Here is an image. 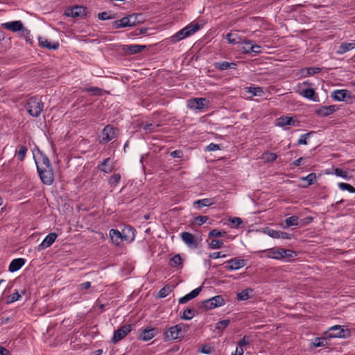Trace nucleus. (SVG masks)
Returning <instances> with one entry per match:
<instances>
[{
	"mask_svg": "<svg viewBox=\"0 0 355 355\" xmlns=\"http://www.w3.org/2000/svg\"><path fill=\"white\" fill-rule=\"evenodd\" d=\"M226 39L230 44H239L243 43V41L241 37L237 33H229L226 35Z\"/></svg>",
	"mask_w": 355,
	"mask_h": 355,
	"instance_id": "473e14b6",
	"label": "nucleus"
},
{
	"mask_svg": "<svg viewBox=\"0 0 355 355\" xmlns=\"http://www.w3.org/2000/svg\"><path fill=\"white\" fill-rule=\"evenodd\" d=\"M118 135V130L112 125H106L101 132V144H105L116 138Z\"/></svg>",
	"mask_w": 355,
	"mask_h": 355,
	"instance_id": "39448f33",
	"label": "nucleus"
},
{
	"mask_svg": "<svg viewBox=\"0 0 355 355\" xmlns=\"http://www.w3.org/2000/svg\"><path fill=\"white\" fill-rule=\"evenodd\" d=\"M312 85L313 84L311 83L309 80H306L302 83H297L294 89L296 93L302 97L313 102H318L319 96L315 93V89L311 87Z\"/></svg>",
	"mask_w": 355,
	"mask_h": 355,
	"instance_id": "f257e3e1",
	"label": "nucleus"
},
{
	"mask_svg": "<svg viewBox=\"0 0 355 355\" xmlns=\"http://www.w3.org/2000/svg\"><path fill=\"white\" fill-rule=\"evenodd\" d=\"M311 133H306L302 135L297 141L298 145H306L307 144V138Z\"/></svg>",
	"mask_w": 355,
	"mask_h": 355,
	"instance_id": "13d9d810",
	"label": "nucleus"
},
{
	"mask_svg": "<svg viewBox=\"0 0 355 355\" xmlns=\"http://www.w3.org/2000/svg\"><path fill=\"white\" fill-rule=\"evenodd\" d=\"M225 304V300L221 295H216L203 302V306L207 309H213Z\"/></svg>",
	"mask_w": 355,
	"mask_h": 355,
	"instance_id": "1a4fd4ad",
	"label": "nucleus"
},
{
	"mask_svg": "<svg viewBox=\"0 0 355 355\" xmlns=\"http://www.w3.org/2000/svg\"><path fill=\"white\" fill-rule=\"evenodd\" d=\"M66 15L71 17H78L85 16L87 13V9L83 6H74L68 8L66 10Z\"/></svg>",
	"mask_w": 355,
	"mask_h": 355,
	"instance_id": "4468645a",
	"label": "nucleus"
},
{
	"mask_svg": "<svg viewBox=\"0 0 355 355\" xmlns=\"http://www.w3.org/2000/svg\"><path fill=\"white\" fill-rule=\"evenodd\" d=\"M277 157V155L275 153L265 152L262 154L261 158L266 163H271L276 160Z\"/></svg>",
	"mask_w": 355,
	"mask_h": 355,
	"instance_id": "c9c22d12",
	"label": "nucleus"
},
{
	"mask_svg": "<svg viewBox=\"0 0 355 355\" xmlns=\"http://www.w3.org/2000/svg\"><path fill=\"white\" fill-rule=\"evenodd\" d=\"M250 345L249 338L247 336H244L242 339H241L238 342V345L239 347L244 348L245 346Z\"/></svg>",
	"mask_w": 355,
	"mask_h": 355,
	"instance_id": "bf43d9fd",
	"label": "nucleus"
},
{
	"mask_svg": "<svg viewBox=\"0 0 355 355\" xmlns=\"http://www.w3.org/2000/svg\"><path fill=\"white\" fill-rule=\"evenodd\" d=\"M18 150L16 151V155L18 159L22 162L25 159L26 155L28 151V148L26 146H19Z\"/></svg>",
	"mask_w": 355,
	"mask_h": 355,
	"instance_id": "ea45409f",
	"label": "nucleus"
},
{
	"mask_svg": "<svg viewBox=\"0 0 355 355\" xmlns=\"http://www.w3.org/2000/svg\"><path fill=\"white\" fill-rule=\"evenodd\" d=\"M83 90L85 92H87L93 93L95 95H101V93L102 91L101 89L96 87H87V88H84Z\"/></svg>",
	"mask_w": 355,
	"mask_h": 355,
	"instance_id": "6e6d98bb",
	"label": "nucleus"
},
{
	"mask_svg": "<svg viewBox=\"0 0 355 355\" xmlns=\"http://www.w3.org/2000/svg\"><path fill=\"white\" fill-rule=\"evenodd\" d=\"M37 172L42 182L46 184L51 185L54 180V173L52 166L48 168H39Z\"/></svg>",
	"mask_w": 355,
	"mask_h": 355,
	"instance_id": "423d86ee",
	"label": "nucleus"
},
{
	"mask_svg": "<svg viewBox=\"0 0 355 355\" xmlns=\"http://www.w3.org/2000/svg\"><path fill=\"white\" fill-rule=\"evenodd\" d=\"M334 174L337 176H339V177H341L344 179H347L348 178V173L347 171H343V169L341 168H336L334 170Z\"/></svg>",
	"mask_w": 355,
	"mask_h": 355,
	"instance_id": "5fc2aeb1",
	"label": "nucleus"
},
{
	"mask_svg": "<svg viewBox=\"0 0 355 355\" xmlns=\"http://www.w3.org/2000/svg\"><path fill=\"white\" fill-rule=\"evenodd\" d=\"M297 121L292 116H282L276 119L275 125L279 127L285 128L286 125H295Z\"/></svg>",
	"mask_w": 355,
	"mask_h": 355,
	"instance_id": "f3484780",
	"label": "nucleus"
},
{
	"mask_svg": "<svg viewBox=\"0 0 355 355\" xmlns=\"http://www.w3.org/2000/svg\"><path fill=\"white\" fill-rule=\"evenodd\" d=\"M226 268L229 270H239L246 265V261L242 259L234 258L227 261Z\"/></svg>",
	"mask_w": 355,
	"mask_h": 355,
	"instance_id": "2eb2a0df",
	"label": "nucleus"
},
{
	"mask_svg": "<svg viewBox=\"0 0 355 355\" xmlns=\"http://www.w3.org/2000/svg\"><path fill=\"white\" fill-rule=\"evenodd\" d=\"M208 101L205 98H193L187 101V107L192 110H201L207 106Z\"/></svg>",
	"mask_w": 355,
	"mask_h": 355,
	"instance_id": "0eeeda50",
	"label": "nucleus"
},
{
	"mask_svg": "<svg viewBox=\"0 0 355 355\" xmlns=\"http://www.w3.org/2000/svg\"><path fill=\"white\" fill-rule=\"evenodd\" d=\"M335 105L323 106L315 111V113L320 116H327L336 111Z\"/></svg>",
	"mask_w": 355,
	"mask_h": 355,
	"instance_id": "a878e982",
	"label": "nucleus"
},
{
	"mask_svg": "<svg viewBox=\"0 0 355 355\" xmlns=\"http://www.w3.org/2000/svg\"><path fill=\"white\" fill-rule=\"evenodd\" d=\"M227 235L225 231L214 229L209 232L208 236L210 237H223Z\"/></svg>",
	"mask_w": 355,
	"mask_h": 355,
	"instance_id": "49530a36",
	"label": "nucleus"
},
{
	"mask_svg": "<svg viewBox=\"0 0 355 355\" xmlns=\"http://www.w3.org/2000/svg\"><path fill=\"white\" fill-rule=\"evenodd\" d=\"M191 300H192V298L191 297L190 295L188 293L186 295L180 297L178 300V302H179L180 304H184V303H187V302H189Z\"/></svg>",
	"mask_w": 355,
	"mask_h": 355,
	"instance_id": "338daca9",
	"label": "nucleus"
},
{
	"mask_svg": "<svg viewBox=\"0 0 355 355\" xmlns=\"http://www.w3.org/2000/svg\"><path fill=\"white\" fill-rule=\"evenodd\" d=\"M195 315V310L193 309H187L184 311L180 318L185 320H191Z\"/></svg>",
	"mask_w": 355,
	"mask_h": 355,
	"instance_id": "79ce46f5",
	"label": "nucleus"
},
{
	"mask_svg": "<svg viewBox=\"0 0 355 355\" xmlns=\"http://www.w3.org/2000/svg\"><path fill=\"white\" fill-rule=\"evenodd\" d=\"M121 180V175L119 173H114V175H112L110 180H109V183L111 184V185H114V186H116L120 181Z\"/></svg>",
	"mask_w": 355,
	"mask_h": 355,
	"instance_id": "3c124183",
	"label": "nucleus"
},
{
	"mask_svg": "<svg viewBox=\"0 0 355 355\" xmlns=\"http://www.w3.org/2000/svg\"><path fill=\"white\" fill-rule=\"evenodd\" d=\"M201 290H202V288L201 287H198V288H196V289L193 290L189 294L190 295L192 299H193V298H195L196 297H197L199 295V293L201 291Z\"/></svg>",
	"mask_w": 355,
	"mask_h": 355,
	"instance_id": "774afa93",
	"label": "nucleus"
},
{
	"mask_svg": "<svg viewBox=\"0 0 355 355\" xmlns=\"http://www.w3.org/2000/svg\"><path fill=\"white\" fill-rule=\"evenodd\" d=\"M199 29L200 26L198 24H190L185 26L184 28L180 30L175 34L167 38L166 40L171 44H175L184 40V38L193 35Z\"/></svg>",
	"mask_w": 355,
	"mask_h": 355,
	"instance_id": "f03ea898",
	"label": "nucleus"
},
{
	"mask_svg": "<svg viewBox=\"0 0 355 355\" xmlns=\"http://www.w3.org/2000/svg\"><path fill=\"white\" fill-rule=\"evenodd\" d=\"M171 288L170 286H165L158 293V297L160 298H164L169 295L171 292Z\"/></svg>",
	"mask_w": 355,
	"mask_h": 355,
	"instance_id": "09e8293b",
	"label": "nucleus"
},
{
	"mask_svg": "<svg viewBox=\"0 0 355 355\" xmlns=\"http://www.w3.org/2000/svg\"><path fill=\"white\" fill-rule=\"evenodd\" d=\"M145 49L146 46L139 44L126 45L124 47V50L130 55H134L140 53Z\"/></svg>",
	"mask_w": 355,
	"mask_h": 355,
	"instance_id": "c85d7f7f",
	"label": "nucleus"
},
{
	"mask_svg": "<svg viewBox=\"0 0 355 355\" xmlns=\"http://www.w3.org/2000/svg\"><path fill=\"white\" fill-rule=\"evenodd\" d=\"M252 42H253L252 40H244L243 41V44H245V45H250V46L249 47V49H245V53L249 54L252 52H254L256 53H261V46L257 45V44H253Z\"/></svg>",
	"mask_w": 355,
	"mask_h": 355,
	"instance_id": "2f4dec72",
	"label": "nucleus"
},
{
	"mask_svg": "<svg viewBox=\"0 0 355 355\" xmlns=\"http://www.w3.org/2000/svg\"><path fill=\"white\" fill-rule=\"evenodd\" d=\"M98 18L100 20H107L112 19L113 17L110 15L107 12H102L98 13Z\"/></svg>",
	"mask_w": 355,
	"mask_h": 355,
	"instance_id": "052dcab7",
	"label": "nucleus"
},
{
	"mask_svg": "<svg viewBox=\"0 0 355 355\" xmlns=\"http://www.w3.org/2000/svg\"><path fill=\"white\" fill-rule=\"evenodd\" d=\"M331 97L337 101H345L351 98V92L347 89H336L334 91Z\"/></svg>",
	"mask_w": 355,
	"mask_h": 355,
	"instance_id": "dca6fc26",
	"label": "nucleus"
},
{
	"mask_svg": "<svg viewBox=\"0 0 355 355\" xmlns=\"http://www.w3.org/2000/svg\"><path fill=\"white\" fill-rule=\"evenodd\" d=\"M214 203V200L209 198H203L198 200L194 202V205H197L198 209H201L203 207L211 205Z\"/></svg>",
	"mask_w": 355,
	"mask_h": 355,
	"instance_id": "4c0bfd02",
	"label": "nucleus"
},
{
	"mask_svg": "<svg viewBox=\"0 0 355 355\" xmlns=\"http://www.w3.org/2000/svg\"><path fill=\"white\" fill-rule=\"evenodd\" d=\"M26 263V260L23 258L14 259L10 262L8 270L11 272L19 270Z\"/></svg>",
	"mask_w": 355,
	"mask_h": 355,
	"instance_id": "412c9836",
	"label": "nucleus"
},
{
	"mask_svg": "<svg viewBox=\"0 0 355 355\" xmlns=\"http://www.w3.org/2000/svg\"><path fill=\"white\" fill-rule=\"evenodd\" d=\"M324 337H318L315 339V340L312 343V345L313 347H324L328 344L327 336L324 335Z\"/></svg>",
	"mask_w": 355,
	"mask_h": 355,
	"instance_id": "e433bc0d",
	"label": "nucleus"
},
{
	"mask_svg": "<svg viewBox=\"0 0 355 355\" xmlns=\"http://www.w3.org/2000/svg\"><path fill=\"white\" fill-rule=\"evenodd\" d=\"M226 257L225 254H221V252H215L211 253L209 255V257L211 259H218L220 257Z\"/></svg>",
	"mask_w": 355,
	"mask_h": 355,
	"instance_id": "0e129e2a",
	"label": "nucleus"
},
{
	"mask_svg": "<svg viewBox=\"0 0 355 355\" xmlns=\"http://www.w3.org/2000/svg\"><path fill=\"white\" fill-rule=\"evenodd\" d=\"M253 289L246 288L236 294V299L239 301H245L252 297L253 294Z\"/></svg>",
	"mask_w": 355,
	"mask_h": 355,
	"instance_id": "c756f323",
	"label": "nucleus"
},
{
	"mask_svg": "<svg viewBox=\"0 0 355 355\" xmlns=\"http://www.w3.org/2000/svg\"><path fill=\"white\" fill-rule=\"evenodd\" d=\"M128 19H130V27L135 26L138 21H137V16L135 15H131L128 16Z\"/></svg>",
	"mask_w": 355,
	"mask_h": 355,
	"instance_id": "e2e57ef3",
	"label": "nucleus"
},
{
	"mask_svg": "<svg viewBox=\"0 0 355 355\" xmlns=\"http://www.w3.org/2000/svg\"><path fill=\"white\" fill-rule=\"evenodd\" d=\"M132 330L131 324H125L114 331L112 342L116 343L122 340Z\"/></svg>",
	"mask_w": 355,
	"mask_h": 355,
	"instance_id": "6e6552de",
	"label": "nucleus"
},
{
	"mask_svg": "<svg viewBox=\"0 0 355 355\" xmlns=\"http://www.w3.org/2000/svg\"><path fill=\"white\" fill-rule=\"evenodd\" d=\"M302 180H305L307 182V186H310L313 184L316 181V175L315 173H310L306 177L302 178Z\"/></svg>",
	"mask_w": 355,
	"mask_h": 355,
	"instance_id": "8fccbe9b",
	"label": "nucleus"
},
{
	"mask_svg": "<svg viewBox=\"0 0 355 355\" xmlns=\"http://www.w3.org/2000/svg\"><path fill=\"white\" fill-rule=\"evenodd\" d=\"M345 330L340 325H334L328 329V330L324 333V335L327 336V338H344Z\"/></svg>",
	"mask_w": 355,
	"mask_h": 355,
	"instance_id": "9d476101",
	"label": "nucleus"
},
{
	"mask_svg": "<svg viewBox=\"0 0 355 355\" xmlns=\"http://www.w3.org/2000/svg\"><path fill=\"white\" fill-rule=\"evenodd\" d=\"M113 26L115 28L130 27V19L128 17H124L119 20L114 21Z\"/></svg>",
	"mask_w": 355,
	"mask_h": 355,
	"instance_id": "f704fd0d",
	"label": "nucleus"
},
{
	"mask_svg": "<svg viewBox=\"0 0 355 355\" xmlns=\"http://www.w3.org/2000/svg\"><path fill=\"white\" fill-rule=\"evenodd\" d=\"M223 245V241L217 239H213L208 243V248L211 250L220 249Z\"/></svg>",
	"mask_w": 355,
	"mask_h": 355,
	"instance_id": "37998d69",
	"label": "nucleus"
},
{
	"mask_svg": "<svg viewBox=\"0 0 355 355\" xmlns=\"http://www.w3.org/2000/svg\"><path fill=\"white\" fill-rule=\"evenodd\" d=\"M181 331V324L172 326L164 333V338L166 340H175L178 338Z\"/></svg>",
	"mask_w": 355,
	"mask_h": 355,
	"instance_id": "ddd939ff",
	"label": "nucleus"
},
{
	"mask_svg": "<svg viewBox=\"0 0 355 355\" xmlns=\"http://www.w3.org/2000/svg\"><path fill=\"white\" fill-rule=\"evenodd\" d=\"M338 187L343 191H347L349 193H355V187L352 186L349 184L345 182H340L338 184Z\"/></svg>",
	"mask_w": 355,
	"mask_h": 355,
	"instance_id": "a18cd8bd",
	"label": "nucleus"
},
{
	"mask_svg": "<svg viewBox=\"0 0 355 355\" xmlns=\"http://www.w3.org/2000/svg\"><path fill=\"white\" fill-rule=\"evenodd\" d=\"M44 108V104L37 97H31L27 102L26 110L33 116L37 117L40 115Z\"/></svg>",
	"mask_w": 355,
	"mask_h": 355,
	"instance_id": "20e7f679",
	"label": "nucleus"
},
{
	"mask_svg": "<svg viewBox=\"0 0 355 355\" xmlns=\"http://www.w3.org/2000/svg\"><path fill=\"white\" fill-rule=\"evenodd\" d=\"M220 146L218 144H214V143L209 144L206 147V150L207 151H216V150H220Z\"/></svg>",
	"mask_w": 355,
	"mask_h": 355,
	"instance_id": "680f3d73",
	"label": "nucleus"
},
{
	"mask_svg": "<svg viewBox=\"0 0 355 355\" xmlns=\"http://www.w3.org/2000/svg\"><path fill=\"white\" fill-rule=\"evenodd\" d=\"M37 169L39 168H48L51 167L50 161L46 155L41 154L40 156L35 160Z\"/></svg>",
	"mask_w": 355,
	"mask_h": 355,
	"instance_id": "cd10ccee",
	"label": "nucleus"
},
{
	"mask_svg": "<svg viewBox=\"0 0 355 355\" xmlns=\"http://www.w3.org/2000/svg\"><path fill=\"white\" fill-rule=\"evenodd\" d=\"M321 70L322 69L320 67H307L301 70V75L302 77H307L315 73H318L321 71Z\"/></svg>",
	"mask_w": 355,
	"mask_h": 355,
	"instance_id": "72a5a7b5",
	"label": "nucleus"
},
{
	"mask_svg": "<svg viewBox=\"0 0 355 355\" xmlns=\"http://www.w3.org/2000/svg\"><path fill=\"white\" fill-rule=\"evenodd\" d=\"M110 158H106L103 160V162L98 166V168L105 173H111L114 169V164H110Z\"/></svg>",
	"mask_w": 355,
	"mask_h": 355,
	"instance_id": "4be33fe9",
	"label": "nucleus"
},
{
	"mask_svg": "<svg viewBox=\"0 0 355 355\" xmlns=\"http://www.w3.org/2000/svg\"><path fill=\"white\" fill-rule=\"evenodd\" d=\"M110 236L113 243L116 245H119L123 241L121 232L118 230L112 229L110 231Z\"/></svg>",
	"mask_w": 355,
	"mask_h": 355,
	"instance_id": "b1692460",
	"label": "nucleus"
},
{
	"mask_svg": "<svg viewBox=\"0 0 355 355\" xmlns=\"http://www.w3.org/2000/svg\"><path fill=\"white\" fill-rule=\"evenodd\" d=\"M58 238V234L56 233L52 232L49 234L42 241V242L38 245V249L40 250H44L45 248L51 246Z\"/></svg>",
	"mask_w": 355,
	"mask_h": 355,
	"instance_id": "a211bd4d",
	"label": "nucleus"
},
{
	"mask_svg": "<svg viewBox=\"0 0 355 355\" xmlns=\"http://www.w3.org/2000/svg\"><path fill=\"white\" fill-rule=\"evenodd\" d=\"M182 259L179 254H175L172 258H171L170 261H169V265L173 268L178 267V266L182 265Z\"/></svg>",
	"mask_w": 355,
	"mask_h": 355,
	"instance_id": "a19ab883",
	"label": "nucleus"
},
{
	"mask_svg": "<svg viewBox=\"0 0 355 355\" xmlns=\"http://www.w3.org/2000/svg\"><path fill=\"white\" fill-rule=\"evenodd\" d=\"M265 257L267 258L275 259H283L284 258H293L296 255L295 252L291 250H286L283 248H270L264 251Z\"/></svg>",
	"mask_w": 355,
	"mask_h": 355,
	"instance_id": "7ed1b4c3",
	"label": "nucleus"
},
{
	"mask_svg": "<svg viewBox=\"0 0 355 355\" xmlns=\"http://www.w3.org/2000/svg\"><path fill=\"white\" fill-rule=\"evenodd\" d=\"M354 49H355V42H349V43L343 42L338 46L336 53L338 55H343Z\"/></svg>",
	"mask_w": 355,
	"mask_h": 355,
	"instance_id": "393cba45",
	"label": "nucleus"
},
{
	"mask_svg": "<svg viewBox=\"0 0 355 355\" xmlns=\"http://www.w3.org/2000/svg\"><path fill=\"white\" fill-rule=\"evenodd\" d=\"M191 300H192V298L191 297L190 295L188 293L186 295L180 297L178 300V302H179L180 304H184V303H187V302H189Z\"/></svg>",
	"mask_w": 355,
	"mask_h": 355,
	"instance_id": "69168bd1",
	"label": "nucleus"
},
{
	"mask_svg": "<svg viewBox=\"0 0 355 355\" xmlns=\"http://www.w3.org/2000/svg\"><path fill=\"white\" fill-rule=\"evenodd\" d=\"M298 220H299V218L297 216H292L291 217L287 218L285 220V223H286L285 227L298 225Z\"/></svg>",
	"mask_w": 355,
	"mask_h": 355,
	"instance_id": "c03bdc74",
	"label": "nucleus"
},
{
	"mask_svg": "<svg viewBox=\"0 0 355 355\" xmlns=\"http://www.w3.org/2000/svg\"><path fill=\"white\" fill-rule=\"evenodd\" d=\"M180 236L182 240L189 248L193 249L197 248V241L191 233L184 232L180 234Z\"/></svg>",
	"mask_w": 355,
	"mask_h": 355,
	"instance_id": "f8f14e48",
	"label": "nucleus"
},
{
	"mask_svg": "<svg viewBox=\"0 0 355 355\" xmlns=\"http://www.w3.org/2000/svg\"><path fill=\"white\" fill-rule=\"evenodd\" d=\"M229 222L231 223L232 227H239L243 223L241 218H240L239 217L230 218L229 219Z\"/></svg>",
	"mask_w": 355,
	"mask_h": 355,
	"instance_id": "864d4df0",
	"label": "nucleus"
},
{
	"mask_svg": "<svg viewBox=\"0 0 355 355\" xmlns=\"http://www.w3.org/2000/svg\"><path fill=\"white\" fill-rule=\"evenodd\" d=\"M155 336V329H144L139 334V338L144 341H148L154 338Z\"/></svg>",
	"mask_w": 355,
	"mask_h": 355,
	"instance_id": "bb28decb",
	"label": "nucleus"
},
{
	"mask_svg": "<svg viewBox=\"0 0 355 355\" xmlns=\"http://www.w3.org/2000/svg\"><path fill=\"white\" fill-rule=\"evenodd\" d=\"M24 291H21V293L17 291H15L12 294L8 297L7 303L10 304L19 300L21 298V295H24Z\"/></svg>",
	"mask_w": 355,
	"mask_h": 355,
	"instance_id": "58836bf2",
	"label": "nucleus"
},
{
	"mask_svg": "<svg viewBox=\"0 0 355 355\" xmlns=\"http://www.w3.org/2000/svg\"><path fill=\"white\" fill-rule=\"evenodd\" d=\"M230 323V320L228 319L220 320L216 324V329L220 331H223L229 326Z\"/></svg>",
	"mask_w": 355,
	"mask_h": 355,
	"instance_id": "de8ad7c7",
	"label": "nucleus"
},
{
	"mask_svg": "<svg viewBox=\"0 0 355 355\" xmlns=\"http://www.w3.org/2000/svg\"><path fill=\"white\" fill-rule=\"evenodd\" d=\"M2 27L5 29L9 30L12 32H18V31H27L24 28V24L21 21H8L1 24Z\"/></svg>",
	"mask_w": 355,
	"mask_h": 355,
	"instance_id": "9b49d317",
	"label": "nucleus"
},
{
	"mask_svg": "<svg viewBox=\"0 0 355 355\" xmlns=\"http://www.w3.org/2000/svg\"><path fill=\"white\" fill-rule=\"evenodd\" d=\"M39 45L41 47L46 48L47 49L55 50L59 47L58 42H51L48 39L44 37L40 36L38 37Z\"/></svg>",
	"mask_w": 355,
	"mask_h": 355,
	"instance_id": "aec40b11",
	"label": "nucleus"
},
{
	"mask_svg": "<svg viewBox=\"0 0 355 355\" xmlns=\"http://www.w3.org/2000/svg\"><path fill=\"white\" fill-rule=\"evenodd\" d=\"M208 219H209L208 216H198L194 218V221H195L196 224H197L198 225L200 226V225H202V224L205 223L208 220Z\"/></svg>",
	"mask_w": 355,
	"mask_h": 355,
	"instance_id": "603ef678",
	"label": "nucleus"
},
{
	"mask_svg": "<svg viewBox=\"0 0 355 355\" xmlns=\"http://www.w3.org/2000/svg\"><path fill=\"white\" fill-rule=\"evenodd\" d=\"M245 90L248 93L252 94V96L262 97L265 94L263 88L261 87H247Z\"/></svg>",
	"mask_w": 355,
	"mask_h": 355,
	"instance_id": "7c9ffc66",
	"label": "nucleus"
},
{
	"mask_svg": "<svg viewBox=\"0 0 355 355\" xmlns=\"http://www.w3.org/2000/svg\"><path fill=\"white\" fill-rule=\"evenodd\" d=\"M123 241L131 242L135 237V230L130 226H125L121 232Z\"/></svg>",
	"mask_w": 355,
	"mask_h": 355,
	"instance_id": "6ab92c4d",
	"label": "nucleus"
},
{
	"mask_svg": "<svg viewBox=\"0 0 355 355\" xmlns=\"http://www.w3.org/2000/svg\"><path fill=\"white\" fill-rule=\"evenodd\" d=\"M266 232L271 238L279 239V232H280V231L275 230H272V229H268L266 231Z\"/></svg>",
	"mask_w": 355,
	"mask_h": 355,
	"instance_id": "4d7b16f0",
	"label": "nucleus"
},
{
	"mask_svg": "<svg viewBox=\"0 0 355 355\" xmlns=\"http://www.w3.org/2000/svg\"><path fill=\"white\" fill-rule=\"evenodd\" d=\"M215 69L220 71H225L228 69H235L237 64L235 62H228L226 61L216 62L214 64Z\"/></svg>",
	"mask_w": 355,
	"mask_h": 355,
	"instance_id": "5701e85b",
	"label": "nucleus"
}]
</instances>
